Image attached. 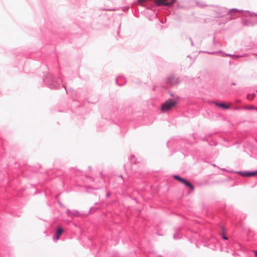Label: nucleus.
Here are the masks:
<instances>
[{"label":"nucleus","instance_id":"5","mask_svg":"<svg viewBox=\"0 0 257 257\" xmlns=\"http://www.w3.org/2000/svg\"><path fill=\"white\" fill-rule=\"evenodd\" d=\"M215 104L217 106H219L222 108H224V109H228L229 108V107L224 103H216Z\"/></svg>","mask_w":257,"mask_h":257},{"label":"nucleus","instance_id":"1","mask_svg":"<svg viewBox=\"0 0 257 257\" xmlns=\"http://www.w3.org/2000/svg\"><path fill=\"white\" fill-rule=\"evenodd\" d=\"M176 104V102L172 100H168L166 101L162 105V110L163 111H167L171 109Z\"/></svg>","mask_w":257,"mask_h":257},{"label":"nucleus","instance_id":"7","mask_svg":"<svg viewBox=\"0 0 257 257\" xmlns=\"http://www.w3.org/2000/svg\"><path fill=\"white\" fill-rule=\"evenodd\" d=\"M247 109H255L257 110V108H255L254 106L253 105H250L247 107Z\"/></svg>","mask_w":257,"mask_h":257},{"label":"nucleus","instance_id":"4","mask_svg":"<svg viewBox=\"0 0 257 257\" xmlns=\"http://www.w3.org/2000/svg\"><path fill=\"white\" fill-rule=\"evenodd\" d=\"M63 231V230L61 227H59L58 228L56 233V239H58L59 238V237L62 233Z\"/></svg>","mask_w":257,"mask_h":257},{"label":"nucleus","instance_id":"2","mask_svg":"<svg viewBox=\"0 0 257 257\" xmlns=\"http://www.w3.org/2000/svg\"><path fill=\"white\" fill-rule=\"evenodd\" d=\"M173 177H174V179H175L179 181L181 183H182V184H184L185 186L189 187L190 189L192 191L194 190V188L193 185L191 183H190L188 181L186 180L185 179L181 178V177H179L178 176H177V175H174L173 176Z\"/></svg>","mask_w":257,"mask_h":257},{"label":"nucleus","instance_id":"8","mask_svg":"<svg viewBox=\"0 0 257 257\" xmlns=\"http://www.w3.org/2000/svg\"><path fill=\"white\" fill-rule=\"evenodd\" d=\"M222 236L223 238L224 239H228V238L226 236H225V235H224L223 234H222Z\"/></svg>","mask_w":257,"mask_h":257},{"label":"nucleus","instance_id":"9","mask_svg":"<svg viewBox=\"0 0 257 257\" xmlns=\"http://www.w3.org/2000/svg\"><path fill=\"white\" fill-rule=\"evenodd\" d=\"M255 255L257 256V251H254Z\"/></svg>","mask_w":257,"mask_h":257},{"label":"nucleus","instance_id":"6","mask_svg":"<svg viewBox=\"0 0 257 257\" xmlns=\"http://www.w3.org/2000/svg\"><path fill=\"white\" fill-rule=\"evenodd\" d=\"M254 96H255V94H253L251 96H250L249 95H247V97L248 99L252 100Z\"/></svg>","mask_w":257,"mask_h":257},{"label":"nucleus","instance_id":"3","mask_svg":"<svg viewBox=\"0 0 257 257\" xmlns=\"http://www.w3.org/2000/svg\"><path fill=\"white\" fill-rule=\"evenodd\" d=\"M238 173L242 177H252L257 175V171L252 172L247 171L239 172Z\"/></svg>","mask_w":257,"mask_h":257}]
</instances>
